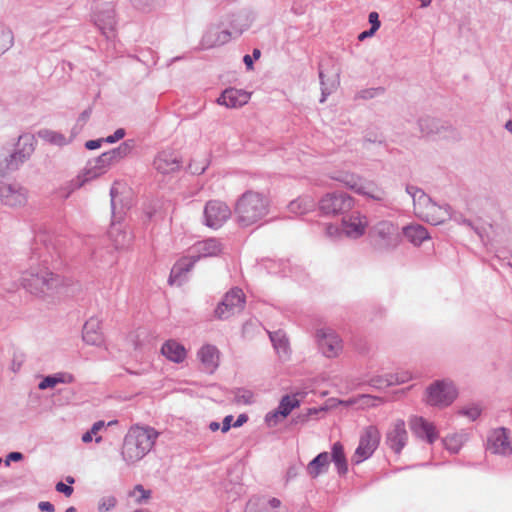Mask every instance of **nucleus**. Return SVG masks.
<instances>
[{
  "label": "nucleus",
  "mask_w": 512,
  "mask_h": 512,
  "mask_svg": "<svg viewBox=\"0 0 512 512\" xmlns=\"http://www.w3.org/2000/svg\"><path fill=\"white\" fill-rule=\"evenodd\" d=\"M339 234V228L335 225L329 224L326 227V235L328 237H335Z\"/></svg>",
  "instance_id": "63"
},
{
  "label": "nucleus",
  "mask_w": 512,
  "mask_h": 512,
  "mask_svg": "<svg viewBox=\"0 0 512 512\" xmlns=\"http://www.w3.org/2000/svg\"><path fill=\"white\" fill-rule=\"evenodd\" d=\"M406 192L412 197L415 212L422 217V213L429 209H439L438 205L420 188L407 185Z\"/></svg>",
  "instance_id": "19"
},
{
  "label": "nucleus",
  "mask_w": 512,
  "mask_h": 512,
  "mask_svg": "<svg viewBox=\"0 0 512 512\" xmlns=\"http://www.w3.org/2000/svg\"><path fill=\"white\" fill-rule=\"evenodd\" d=\"M323 409L308 408L306 411L301 412L292 418V423L295 425L307 423L313 415L318 414Z\"/></svg>",
  "instance_id": "46"
},
{
  "label": "nucleus",
  "mask_w": 512,
  "mask_h": 512,
  "mask_svg": "<svg viewBox=\"0 0 512 512\" xmlns=\"http://www.w3.org/2000/svg\"><path fill=\"white\" fill-rule=\"evenodd\" d=\"M110 196H111V209H112V217L114 219L117 218V214H119V217L118 218H121V211L120 212H117V205H116V199H117V196H118V191H117V188L115 186H112L111 189H110Z\"/></svg>",
  "instance_id": "53"
},
{
  "label": "nucleus",
  "mask_w": 512,
  "mask_h": 512,
  "mask_svg": "<svg viewBox=\"0 0 512 512\" xmlns=\"http://www.w3.org/2000/svg\"><path fill=\"white\" fill-rule=\"evenodd\" d=\"M129 495L134 498L136 503L142 504L150 499L151 491L145 489L142 485L139 484L134 487L133 491H131Z\"/></svg>",
  "instance_id": "45"
},
{
  "label": "nucleus",
  "mask_w": 512,
  "mask_h": 512,
  "mask_svg": "<svg viewBox=\"0 0 512 512\" xmlns=\"http://www.w3.org/2000/svg\"><path fill=\"white\" fill-rule=\"evenodd\" d=\"M134 147L133 140H127L122 142L117 148L107 151L112 163H117L121 159L128 156Z\"/></svg>",
  "instance_id": "38"
},
{
  "label": "nucleus",
  "mask_w": 512,
  "mask_h": 512,
  "mask_svg": "<svg viewBox=\"0 0 512 512\" xmlns=\"http://www.w3.org/2000/svg\"><path fill=\"white\" fill-rule=\"evenodd\" d=\"M368 226L366 216L355 212L348 217L342 219V233L352 239H357L365 234Z\"/></svg>",
  "instance_id": "15"
},
{
  "label": "nucleus",
  "mask_w": 512,
  "mask_h": 512,
  "mask_svg": "<svg viewBox=\"0 0 512 512\" xmlns=\"http://www.w3.org/2000/svg\"><path fill=\"white\" fill-rule=\"evenodd\" d=\"M102 142H103V139L88 140L85 143V147L88 150H94V149L99 148L101 146Z\"/></svg>",
  "instance_id": "59"
},
{
  "label": "nucleus",
  "mask_w": 512,
  "mask_h": 512,
  "mask_svg": "<svg viewBox=\"0 0 512 512\" xmlns=\"http://www.w3.org/2000/svg\"><path fill=\"white\" fill-rule=\"evenodd\" d=\"M270 340L274 346V348L277 350L278 353L283 352L287 353L288 351V339L286 335L281 331H275L269 333Z\"/></svg>",
  "instance_id": "41"
},
{
  "label": "nucleus",
  "mask_w": 512,
  "mask_h": 512,
  "mask_svg": "<svg viewBox=\"0 0 512 512\" xmlns=\"http://www.w3.org/2000/svg\"><path fill=\"white\" fill-rule=\"evenodd\" d=\"M408 441V433L405 428V422L401 419L396 420L386 434L385 442L388 447L396 454H400Z\"/></svg>",
  "instance_id": "14"
},
{
  "label": "nucleus",
  "mask_w": 512,
  "mask_h": 512,
  "mask_svg": "<svg viewBox=\"0 0 512 512\" xmlns=\"http://www.w3.org/2000/svg\"><path fill=\"white\" fill-rule=\"evenodd\" d=\"M38 136L42 140H44L50 144H53V145L63 146L68 143V141L66 140V137L63 134L53 131V130H50V129L39 130Z\"/></svg>",
  "instance_id": "39"
},
{
  "label": "nucleus",
  "mask_w": 512,
  "mask_h": 512,
  "mask_svg": "<svg viewBox=\"0 0 512 512\" xmlns=\"http://www.w3.org/2000/svg\"><path fill=\"white\" fill-rule=\"evenodd\" d=\"M14 43V35L11 29L0 26V56L7 52Z\"/></svg>",
  "instance_id": "42"
},
{
  "label": "nucleus",
  "mask_w": 512,
  "mask_h": 512,
  "mask_svg": "<svg viewBox=\"0 0 512 512\" xmlns=\"http://www.w3.org/2000/svg\"><path fill=\"white\" fill-rule=\"evenodd\" d=\"M55 488L56 491L63 493L67 497L71 496L74 491L72 486L64 484L63 482H58Z\"/></svg>",
  "instance_id": "55"
},
{
  "label": "nucleus",
  "mask_w": 512,
  "mask_h": 512,
  "mask_svg": "<svg viewBox=\"0 0 512 512\" xmlns=\"http://www.w3.org/2000/svg\"><path fill=\"white\" fill-rule=\"evenodd\" d=\"M380 443V432L375 426H368L362 433L359 445L351 458L353 464H360L370 458Z\"/></svg>",
  "instance_id": "9"
},
{
  "label": "nucleus",
  "mask_w": 512,
  "mask_h": 512,
  "mask_svg": "<svg viewBox=\"0 0 512 512\" xmlns=\"http://www.w3.org/2000/svg\"><path fill=\"white\" fill-rule=\"evenodd\" d=\"M35 150V138L31 134H23L18 137L15 151L0 160V176L16 171L26 162Z\"/></svg>",
  "instance_id": "4"
},
{
  "label": "nucleus",
  "mask_w": 512,
  "mask_h": 512,
  "mask_svg": "<svg viewBox=\"0 0 512 512\" xmlns=\"http://www.w3.org/2000/svg\"><path fill=\"white\" fill-rule=\"evenodd\" d=\"M232 35V32L228 29L216 32L210 31L204 36V42L211 47L224 45L230 41Z\"/></svg>",
  "instance_id": "37"
},
{
  "label": "nucleus",
  "mask_w": 512,
  "mask_h": 512,
  "mask_svg": "<svg viewBox=\"0 0 512 512\" xmlns=\"http://www.w3.org/2000/svg\"><path fill=\"white\" fill-rule=\"evenodd\" d=\"M232 420H233V416L232 415H227L224 418V420L222 422V427H221V430H222L223 433L227 432L231 428V426H233L231 424Z\"/></svg>",
  "instance_id": "62"
},
{
  "label": "nucleus",
  "mask_w": 512,
  "mask_h": 512,
  "mask_svg": "<svg viewBox=\"0 0 512 512\" xmlns=\"http://www.w3.org/2000/svg\"><path fill=\"white\" fill-rule=\"evenodd\" d=\"M329 465L330 456L328 452H321L308 463L306 471L311 478H317L328 471Z\"/></svg>",
  "instance_id": "31"
},
{
  "label": "nucleus",
  "mask_w": 512,
  "mask_h": 512,
  "mask_svg": "<svg viewBox=\"0 0 512 512\" xmlns=\"http://www.w3.org/2000/svg\"><path fill=\"white\" fill-rule=\"evenodd\" d=\"M438 208L439 209H429L428 211H425V213H422V217L425 218L427 222L433 225H439L452 217V209L449 205H438Z\"/></svg>",
  "instance_id": "35"
},
{
  "label": "nucleus",
  "mask_w": 512,
  "mask_h": 512,
  "mask_svg": "<svg viewBox=\"0 0 512 512\" xmlns=\"http://www.w3.org/2000/svg\"><path fill=\"white\" fill-rule=\"evenodd\" d=\"M91 113H92V109L87 108L79 115V117L77 119V123H76L75 127L72 129L73 135L77 134L79 132V130L82 129V127L86 124V122L90 118Z\"/></svg>",
  "instance_id": "51"
},
{
  "label": "nucleus",
  "mask_w": 512,
  "mask_h": 512,
  "mask_svg": "<svg viewBox=\"0 0 512 512\" xmlns=\"http://www.w3.org/2000/svg\"><path fill=\"white\" fill-rule=\"evenodd\" d=\"M197 356L201 362L202 369L212 374L219 366V350L216 346L206 344L200 348Z\"/></svg>",
  "instance_id": "21"
},
{
  "label": "nucleus",
  "mask_w": 512,
  "mask_h": 512,
  "mask_svg": "<svg viewBox=\"0 0 512 512\" xmlns=\"http://www.w3.org/2000/svg\"><path fill=\"white\" fill-rule=\"evenodd\" d=\"M355 205V199L344 192L325 194L319 201V209L325 215L348 213Z\"/></svg>",
  "instance_id": "8"
},
{
  "label": "nucleus",
  "mask_w": 512,
  "mask_h": 512,
  "mask_svg": "<svg viewBox=\"0 0 512 512\" xmlns=\"http://www.w3.org/2000/svg\"><path fill=\"white\" fill-rule=\"evenodd\" d=\"M369 23L371 24V27L373 30H378L380 27V21H379V15L377 12L373 11L369 13L368 16Z\"/></svg>",
  "instance_id": "56"
},
{
  "label": "nucleus",
  "mask_w": 512,
  "mask_h": 512,
  "mask_svg": "<svg viewBox=\"0 0 512 512\" xmlns=\"http://www.w3.org/2000/svg\"><path fill=\"white\" fill-rule=\"evenodd\" d=\"M300 406L297 395H284L276 410L266 414L265 422L268 426H275L279 422V417H287L291 411Z\"/></svg>",
  "instance_id": "16"
},
{
  "label": "nucleus",
  "mask_w": 512,
  "mask_h": 512,
  "mask_svg": "<svg viewBox=\"0 0 512 512\" xmlns=\"http://www.w3.org/2000/svg\"><path fill=\"white\" fill-rule=\"evenodd\" d=\"M112 161L108 153H102L99 157L88 162L85 172V181L92 180L103 174L111 165Z\"/></svg>",
  "instance_id": "28"
},
{
  "label": "nucleus",
  "mask_w": 512,
  "mask_h": 512,
  "mask_svg": "<svg viewBox=\"0 0 512 512\" xmlns=\"http://www.w3.org/2000/svg\"><path fill=\"white\" fill-rule=\"evenodd\" d=\"M248 420V416L245 414H241L237 417L236 421L233 423V427H240Z\"/></svg>",
  "instance_id": "64"
},
{
  "label": "nucleus",
  "mask_w": 512,
  "mask_h": 512,
  "mask_svg": "<svg viewBox=\"0 0 512 512\" xmlns=\"http://www.w3.org/2000/svg\"><path fill=\"white\" fill-rule=\"evenodd\" d=\"M410 427L417 437L426 439L430 444H432L438 437L434 425L422 417L412 418L410 420Z\"/></svg>",
  "instance_id": "24"
},
{
  "label": "nucleus",
  "mask_w": 512,
  "mask_h": 512,
  "mask_svg": "<svg viewBox=\"0 0 512 512\" xmlns=\"http://www.w3.org/2000/svg\"><path fill=\"white\" fill-rule=\"evenodd\" d=\"M488 449L494 454L510 455L512 453V446L509 441L508 430L498 428L492 431L488 437Z\"/></svg>",
  "instance_id": "18"
},
{
  "label": "nucleus",
  "mask_w": 512,
  "mask_h": 512,
  "mask_svg": "<svg viewBox=\"0 0 512 512\" xmlns=\"http://www.w3.org/2000/svg\"><path fill=\"white\" fill-rule=\"evenodd\" d=\"M331 179L344 184L359 195L366 196L375 201L381 202L385 199V191L379 188L374 182L364 181L362 177L349 172H337L331 175Z\"/></svg>",
  "instance_id": "5"
},
{
  "label": "nucleus",
  "mask_w": 512,
  "mask_h": 512,
  "mask_svg": "<svg viewBox=\"0 0 512 512\" xmlns=\"http://www.w3.org/2000/svg\"><path fill=\"white\" fill-rule=\"evenodd\" d=\"M108 236L115 249L128 248L132 242V235L120 223L112 222Z\"/></svg>",
  "instance_id": "26"
},
{
  "label": "nucleus",
  "mask_w": 512,
  "mask_h": 512,
  "mask_svg": "<svg viewBox=\"0 0 512 512\" xmlns=\"http://www.w3.org/2000/svg\"><path fill=\"white\" fill-rule=\"evenodd\" d=\"M28 191L20 184H1L0 201L10 207H18L26 204Z\"/></svg>",
  "instance_id": "13"
},
{
  "label": "nucleus",
  "mask_w": 512,
  "mask_h": 512,
  "mask_svg": "<svg viewBox=\"0 0 512 512\" xmlns=\"http://www.w3.org/2000/svg\"><path fill=\"white\" fill-rule=\"evenodd\" d=\"M235 398L238 403L251 404L253 402V394L247 390L238 391Z\"/></svg>",
  "instance_id": "52"
},
{
  "label": "nucleus",
  "mask_w": 512,
  "mask_h": 512,
  "mask_svg": "<svg viewBox=\"0 0 512 512\" xmlns=\"http://www.w3.org/2000/svg\"><path fill=\"white\" fill-rule=\"evenodd\" d=\"M153 165L159 173L168 174L180 168V159L175 152L162 151L155 157Z\"/></svg>",
  "instance_id": "20"
},
{
  "label": "nucleus",
  "mask_w": 512,
  "mask_h": 512,
  "mask_svg": "<svg viewBox=\"0 0 512 512\" xmlns=\"http://www.w3.org/2000/svg\"><path fill=\"white\" fill-rule=\"evenodd\" d=\"M426 393L427 403L437 407H447L457 397L456 387L449 380H436L427 387Z\"/></svg>",
  "instance_id": "7"
},
{
  "label": "nucleus",
  "mask_w": 512,
  "mask_h": 512,
  "mask_svg": "<svg viewBox=\"0 0 512 512\" xmlns=\"http://www.w3.org/2000/svg\"><path fill=\"white\" fill-rule=\"evenodd\" d=\"M95 25L107 39L115 36V12L111 5H107L103 10H97L94 14Z\"/></svg>",
  "instance_id": "17"
},
{
  "label": "nucleus",
  "mask_w": 512,
  "mask_h": 512,
  "mask_svg": "<svg viewBox=\"0 0 512 512\" xmlns=\"http://www.w3.org/2000/svg\"><path fill=\"white\" fill-rule=\"evenodd\" d=\"M250 99V94L246 91L228 88L222 92L217 99L218 104L227 108H238L246 104Z\"/></svg>",
  "instance_id": "22"
},
{
  "label": "nucleus",
  "mask_w": 512,
  "mask_h": 512,
  "mask_svg": "<svg viewBox=\"0 0 512 512\" xmlns=\"http://www.w3.org/2000/svg\"><path fill=\"white\" fill-rule=\"evenodd\" d=\"M371 243L376 250L389 251L400 243V233L397 225L390 221H380L369 231Z\"/></svg>",
  "instance_id": "6"
},
{
  "label": "nucleus",
  "mask_w": 512,
  "mask_h": 512,
  "mask_svg": "<svg viewBox=\"0 0 512 512\" xmlns=\"http://www.w3.org/2000/svg\"><path fill=\"white\" fill-rule=\"evenodd\" d=\"M22 285L28 292L41 298L54 293L74 295L81 290L79 282L60 277L47 269H41L36 273L26 272L22 278Z\"/></svg>",
  "instance_id": "1"
},
{
  "label": "nucleus",
  "mask_w": 512,
  "mask_h": 512,
  "mask_svg": "<svg viewBox=\"0 0 512 512\" xmlns=\"http://www.w3.org/2000/svg\"><path fill=\"white\" fill-rule=\"evenodd\" d=\"M157 436L158 433L150 427L130 428L121 451L124 461L133 464L141 460L152 449Z\"/></svg>",
  "instance_id": "3"
},
{
  "label": "nucleus",
  "mask_w": 512,
  "mask_h": 512,
  "mask_svg": "<svg viewBox=\"0 0 512 512\" xmlns=\"http://www.w3.org/2000/svg\"><path fill=\"white\" fill-rule=\"evenodd\" d=\"M105 427V422L103 420H99L97 422H95L91 429L89 430V432L92 434V435H97V433L103 429Z\"/></svg>",
  "instance_id": "60"
},
{
  "label": "nucleus",
  "mask_w": 512,
  "mask_h": 512,
  "mask_svg": "<svg viewBox=\"0 0 512 512\" xmlns=\"http://www.w3.org/2000/svg\"><path fill=\"white\" fill-rule=\"evenodd\" d=\"M333 462L339 475H345L348 471V463L344 453L343 445L335 442L332 445L330 462Z\"/></svg>",
  "instance_id": "34"
},
{
  "label": "nucleus",
  "mask_w": 512,
  "mask_h": 512,
  "mask_svg": "<svg viewBox=\"0 0 512 512\" xmlns=\"http://www.w3.org/2000/svg\"><path fill=\"white\" fill-rule=\"evenodd\" d=\"M117 504V499L114 496H105L99 500L98 510L100 512H108L112 510Z\"/></svg>",
  "instance_id": "49"
},
{
  "label": "nucleus",
  "mask_w": 512,
  "mask_h": 512,
  "mask_svg": "<svg viewBox=\"0 0 512 512\" xmlns=\"http://www.w3.org/2000/svg\"><path fill=\"white\" fill-rule=\"evenodd\" d=\"M161 353L170 361L181 363L186 358L185 347L176 340H168L161 347Z\"/></svg>",
  "instance_id": "30"
},
{
  "label": "nucleus",
  "mask_w": 512,
  "mask_h": 512,
  "mask_svg": "<svg viewBox=\"0 0 512 512\" xmlns=\"http://www.w3.org/2000/svg\"><path fill=\"white\" fill-rule=\"evenodd\" d=\"M38 508L41 510V511H46V512H54L55 511V508H54V505L48 501H42L38 504Z\"/></svg>",
  "instance_id": "61"
},
{
  "label": "nucleus",
  "mask_w": 512,
  "mask_h": 512,
  "mask_svg": "<svg viewBox=\"0 0 512 512\" xmlns=\"http://www.w3.org/2000/svg\"><path fill=\"white\" fill-rule=\"evenodd\" d=\"M125 136V130L123 128L117 129L112 135L103 139L106 143H115L121 140Z\"/></svg>",
  "instance_id": "54"
},
{
  "label": "nucleus",
  "mask_w": 512,
  "mask_h": 512,
  "mask_svg": "<svg viewBox=\"0 0 512 512\" xmlns=\"http://www.w3.org/2000/svg\"><path fill=\"white\" fill-rule=\"evenodd\" d=\"M83 340L89 345L99 346L103 343L104 337L97 318H90L83 326Z\"/></svg>",
  "instance_id": "25"
},
{
  "label": "nucleus",
  "mask_w": 512,
  "mask_h": 512,
  "mask_svg": "<svg viewBox=\"0 0 512 512\" xmlns=\"http://www.w3.org/2000/svg\"><path fill=\"white\" fill-rule=\"evenodd\" d=\"M433 137L437 139H445L451 141H459L461 139L460 133L450 123L438 119V124L433 130Z\"/></svg>",
  "instance_id": "33"
},
{
  "label": "nucleus",
  "mask_w": 512,
  "mask_h": 512,
  "mask_svg": "<svg viewBox=\"0 0 512 512\" xmlns=\"http://www.w3.org/2000/svg\"><path fill=\"white\" fill-rule=\"evenodd\" d=\"M222 244L215 238H209L196 243L193 247V251L196 253L191 256L195 262L201 258L215 257L222 252Z\"/></svg>",
  "instance_id": "23"
},
{
  "label": "nucleus",
  "mask_w": 512,
  "mask_h": 512,
  "mask_svg": "<svg viewBox=\"0 0 512 512\" xmlns=\"http://www.w3.org/2000/svg\"><path fill=\"white\" fill-rule=\"evenodd\" d=\"M405 238L415 246L430 238L426 228L420 224H411L403 228Z\"/></svg>",
  "instance_id": "32"
},
{
  "label": "nucleus",
  "mask_w": 512,
  "mask_h": 512,
  "mask_svg": "<svg viewBox=\"0 0 512 512\" xmlns=\"http://www.w3.org/2000/svg\"><path fill=\"white\" fill-rule=\"evenodd\" d=\"M23 459V454L20 452H11L7 455L5 464L8 466L10 461H20Z\"/></svg>",
  "instance_id": "57"
},
{
  "label": "nucleus",
  "mask_w": 512,
  "mask_h": 512,
  "mask_svg": "<svg viewBox=\"0 0 512 512\" xmlns=\"http://www.w3.org/2000/svg\"><path fill=\"white\" fill-rule=\"evenodd\" d=\"M444 446L445 448L450 451L451 453H458L463 445V437L461 435H451L447 436L444 440Z\"/></svg>",
  "instance_id": "44"
},
{
  "label": "nucleus",
  "mask_w": 512,
  "mask_h": 512,
  "mask_svg": "<svg viewBox=\"0 0 512 512\" xmlns=\"http://www.w3.org/2000/svg\"><path fill=\"white\" fill-rule=\"evenodd\" d=\"M74 381V377L68 373H56L54 375L46 376L38 385V388L45 390L47 388H53L59 383L70 384Z\"/></svg>",
  "instance_id": "36"
},
{
  "label": "nucleus",
  "mask_w": 512,
  "mask_h": 512,
  "mask_svg": "<svg viewBox=\"0 0 512 512\" xmlns=\"http://www.w3.org/2000/svg\"><path fill=\"white\" fill-rule=\"evenodd\" d=\"M195 260L191 258H182L177 261L170 272L168 283L170 285L178 284L181 285L184 281L185 275L193 268Z\"/></svg>",
  "instance_id": "29"
},
{
  "label": "nucleus",
  "mask_w": 512,
  "mask_h": 512,
  "mask_svg": "<svg viewBox=\"0 0 512 512\" xmlns=\"http://www.w3.org/2000/svg\"><path fill=\"white\" fill-rule=\"evenodd\" d=\"M245 295L239 288H233L228 291L221 302L214 310V316L219 320H225L239 313L244 309Z\"/></svg>",
  "instance_id": "10"
},
{
  "label": "nucleus",
  "mask_w": 512,
  "mask_h": 512,
  "mask_svg": "<svg viewBox=\"0 0 512 512\" xmlns=\"http://www.w3.org/2000/svg\"><path fill=\"white\" fill-rule=\"evenodd\" d=\"M459 414L466 416L471 421H475L481 414V409L478 405H471L468 407H463L459 410Z\"/></svg>",
  "instance_id": "50"
},
{
  "label": "nucleus",
  "mask_w": 512,
  "mask_h": 512,
  "mask_svg": "<svg viewBox=\"0 0 512 512\" xmlns=\"http://www.w3.org/2000/svg\"><path fill=\"white\" fill-rule=\"evenodd\" d=\"M250 25L249 19H233L230 22L231 32L235 36H240Z\"/></svg>",
  "instance_id": "47"
},
{
  "label": "nucleus",
  "mask_w": 512,
  "mask_h": 512,
  "mask_svg": "<svg viewBox=\"0 0 512 512\" xmlns=\"http://www.w3.org/2000/svg\"><path fill=\"white\" fill-rule=\"evenodd\" d=\"M411 379V376L408 372L396 373V374H386L381 376H375L370 379L369 384L377 389H385L392 385L402 384Z\"/></svg>",
  "instance_id": "27"
},
{
  "label": "nucleus",
  "mask_w": 512,
  "mask_h": 512,
  "mask_svg": "<svg viewBox=\"0 0 512 512\" xmlns=\"http://www.w3.org/2000/svg\"><path fill=\"white\" fill-rule=\"evenodd\" d=\"M383 93H384V88H382V87L367 88V89H363V90H360L359 92H357L355 98L368 100V99H372L378 95H381Z\"/></svg>",
  "instance_id": "48"
},
{
  "label": "nucleus",
  "mask_w": 512,
  "mask_h": 512,
  "mask_svg": "<svg viewBox=\"0 0 512 512\" xmlns=\"http://www.w3.org/2000/svg\"><path fill=\"white\" fill-rule=\"evenodd\" d=\"M231 216L229 206L218 200H212L206 203L204 208L205 224L217 229L221 227Z\"/></svg>",
  "instance_id": "11"
},
{
  "label": "nucleus",
  "mask_w": 512,
  "mask_h": 512,
  "mask_svg": "<svg viewBox=\"0 0 512 512\" xmlns=\"http://www.w3.org/2000/svg\"><path fill=\"white\" fill-rule=\"evenodd\" d=\"M314 207V201L310 197H303L293 200L289 203L288 208L296 214H303Z\"/></svg>",
  "instance_id": "40"
},
{
  "label": "nucleus",
  "mask_w": 512,
  "mask_h": 512,
  "mask_svg": "<svg viewBox=\"0 0 512 512\" xmlns=\"http://www.w3.org/2000/svg\"><path fill=\"white\" fill-rule=\"evenodd\" d=\"M270 200L260 192L248 190L236 201L234 213L240 227H249L263 220L269 213Z\"/></svg>",
  "instance_id": "2"
},
{
  "label": "nucleus",
  "mask_w": 512,
  "mask_h": 512,
  "mask_svg": "<svg viewBox=\"0 0 512 512\" xmlns=\"http://www.w3.org/2000/svg\"><path fill=\"white\" fill-rule=\"evenodd\" d=\"M438 124V119L432 118L429 116L421 117L418 120V126L420 129V132L424 136L433 137L434 133L433 130H435V127Z\"/></svg>",
  "instance_id": "43"
},
{
  "label": "nucleus",
  "mask_w": 512,
  "mask_h": 512,
  "mask_svg": "<svg viewBox=\"0 0 512 512\" xmlns=\"http://www.w3.org/2000/svg\"><path fill=\"white\" fill-rule=\"evenodd\" d=\"M319 78H320V82H321V85H322V98H321V102H324L326 97L330 94V90H328L326 87H325V83H324V74L322 71L319 72Z\"/></svg>",
  "instance_id": "58"
},
{
  "label": "nucleus",
  "mask_w": 512,
  "mask_h": 512,
  "mask_svg": "<svg viewBox=\"0 0 512 512\" xmlns=\"http://www.w3.org/2000/svg\"><path fill=\"white\" fill-rule=\"evenodd\" d=\"M317 342L320 351L328 358L336 357L342 350V344L339 336L330 328L317 330Z\"/></svg>",
  "instance_id": "12"
}]
</instances>
